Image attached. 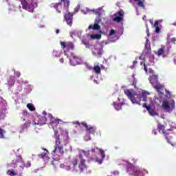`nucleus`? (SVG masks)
Returning a JSON list of instances; mask_svg holds the SVG:
<instances>
[{"label": "nucleus", "mask_w": 176, "mask_h": 176, "mask_svg": "<svg viewBox=\"0 0 176 176\" xmlns=\"http://www.w3.org/2000/svg\"><path fill=\"white\" fill-rule=\"evenodd\" d=\"M27 108L29 109V111H35V106L32 103H28L27 104Z\"/></svg>", "instance_id": "32"}, {"label": "nucleus", "mask_w": 176, "mask_h": 176, "mask_svg": "<svg viewBox=\"0 0 176 176\" xmlns=\"http://www.w3.org/2000/svg\"><path fill=\"white\" fill-rule=\"evenodd\" d=\"M115 34H116L115 30L111 29V30H110V32H109V36H112V35H115Z\"/></svg>", "instance_id": "46"}, {"label": "nucleus", "mask_w": 176, "mask_h": 176, "mask_svg": "<svg viewBox=\"0 0 176 176\" xmlns=\"http://www.w3.org/2000/svg\"><path fill=\"white\" fill-rule=\"evenodd\" d=\"M155 32H157V34H159V32H160V28H159V26L155 27Z\"/></svg>", "instance_id": "49"}, {"label": "nucleus", "mask_w": 176, "mask_h": 176, "mask_svg": "<svg viewBox=\"0 0 176 176\" xmlns=\"http://www.w3.org/2000/svg\"><path fill=\"white\" fill-rule=\"evenodd\" d=\"M24 167H25L26 168H29V167H31V162L30 161H28L26 162H25L24 161L22 162V164L19 165V168L21 171H23V170H24Z\"/></svg>", "instance_id": "18"}, {"label": "nucleus", "mask_w": 176, "mask_h": 176, "mask_svg": "<svg viewBox=\"0 0 176 176\" xmlns=\"http://www.w3.org/2000/svg\"><path fill=\"white\" fill-rule=\"evenodd\" d=\"M25 89L28 90V93H31L32 91V85H26Z\"/></svg>", "instance_id": "39"}, {"label": "nucleus", "mask_w": 176, "mask_h": 176, "mask_svg": "<svg viewBox=\"0 0 176 176\" xmlns=\"http://www.w3.org/2000/svg\"><path fill=\"white\" fill-rule=\"evenodd\" d=\"M146 34L147 36H149V28H148V25H146Z\"/></svg>", "instance_id": "56"}, {"label": "nucleus", "mask_w": 176, "mask_h": 176, "mask_svg": "<svg viewBox=\"0 0 176 176\" xmlns=\"http://www.w3.org/2000/svg\"><path fill=\"white\" fill-rule=\"evenodd\" d=\"M21 5H22V9L27 10L30 13H34L36 8H38V2L35 0H19Z\"/></svg>", "instance_id": "4"}, {"label": "nucleus", "mask_w": 176, "mask_h": 176, "mask_svg": "<svg viewBox=\"0 0 176 176\" xmlns=\"http://www.w3.org/2000/svg\"><path fill=\"white\" fill-rule=\"evenodd\" d=\"M94 70L95 71L96 74H101V68L98 65L94 66Z\"/></svg>", "instance_id": "33"}, {"label": "nucleus", "mask_w": 176, "mask_h": 176, "mask_svg": "<svg viewBox=\"0 0 176 176\" xmlns=\"http://www.w3.org/2000/svg\"><path fill=\"white\" fill-rule=\"evenodd\" d=\"M81 125L85 127L87 131H89V134H95L97 129L91 125H88L86 122H81Z\"/></svg>", "instance_id": "13"}, {"label": "nucleus", "mask_w": 176, "mask_h": 176, "mask_svg": "<svg viewBox=\"0 0 176 176\" xmlns=\"http://www.w3.org/2000/svg\"><path fill=\"white\" fill-rule=\"evenodd\" d=\"M14 75H16V78H20L21 74H20L19 72H15L14 70Z\"/></svg>", "instance_id": "48"}, {"label": "nucleus", "mask_w": 176, "mask_h": 176, "mask_svg": "<svg viewBox=\"0 0 176 176\" xmlns=\"http://www.w3.org/2000/svg\"><path fill=\"white\" fill-rule=\"evenodd\" d=\"M78 160H80L78 167L81 171H83V170H86V168H87V166H86V160L83 158V155L82 154H80L78 157H73L69 161V166L67 167V170H71V167L72 168H75V167L78 166Z\"/></svg>", "instance_id": "2"}, {"label": "nucleus", "mask_w": 176, "mask_h": 176, "mask_svg": "<svg viewBox=\"0 0 176 176\" xmlns=\"http://www.w3.org/2000/svg\"><path fill=\"white\" fill-rule=\"evenodd\" d=\"M143 108H146V109L148 111V113L151 116H159V113H157V112H156L155 111V108L152 107L151 105L146 104V103H145L143 105Z\"/></svg>", "instance_id": "11"}, {"label": "nucleus", "mask_w": 176, "mask_h": 176, "mask_svg": "<svg viewBox=\"0 0 176 176\" xmlns=\"http://www.w3.org/2000/svg\"><path fill=\"white\" fill-rule=\"evenodd\" d=\"M100 23H101V19L100 18H96L95 19V21H94V24H100Z\"/></svg>", "instance_id": "45"}, {"label": "nucleus", "mask_w": 176, "mask_h": 176, "mask_svg": "<svg viewBox=\"0 0 176 176\" xmlns=\"http://www.w3.org/2000/svg\"><path fill=\"white\" fill-rule=\"evenodd\" d=\"M137 63H138V62H137V60H133V65H135V64H137Z\"/></svg>", "instance_id": "64"}, {"label": "nucleus", "mask_w": 176, "mask_h": 176, "mask_svg": "<svg viewBox=\"0 0 176 176\" xmlns=\"http://www.w3.org/2000/svg\"><path fill=\"white\" fill-rule=\"evenodd\" d=\"M82 153H84V155H85V156H89L90 155V151H85V150H82Z\"/></svg>", "instance_id": "43"}, {"label": "nucleus", "mask_w": 176, "mask_h": 176, "mask_svg": "<svg viewBox=\"0 0 176 176\" xmlns=\"http://www.w3.org/2000/svg\"><path fill=\"white\" fill-rule=\"evenodd\" d=\"M94 39H100L101 38V34H94L92 35Z\"/></svg>", "instance_id": "42"}, {"label": "nucleus", "mask_w": 176, "mask_h": 176, "mask_svg": "<svg viewBox=\"0 0 176 176\" xmlns=\"http://www.w3.org/2000/svg\"><path fill=\"white\" fill-rule=\"evenodd\" d=\"M52 57L53 58H57L58 57H60V56H61V52H60L59 51H57L56 50H54L52 51Z\"/></svg>", "instance_id": "27"}, {"label": "nucleus", "mask_w": 176, "mask_h": 176, "mask_svg": "<svg viewBox=\"0 0 176 176\" xmlns=\"http://www.w3.org/2000/svg\"><path fill=\"white\" fill-rule=\"evenodd\" d=\"M69 63H70V65H72L73 67H76V65H79L82 64V58H80V57H79L75 53L72 52L71 53Z\"/></svg>", "instance_id": "6"}, {"label": "nucleus", "mask_w": 176, "mask_h": 176, "mask_svg": "<svg viewBox=\"0 0 176 176\" xmlns=\"http://www.w3.org/2000/svg\"><path fill=\"white\" fill-rule=\"evenodd\" d=\"M154 27H159V21H155L154 23Z\"/></svg>", "instance_id": "52"}, {"label": "nucleus", "mask_w": 176, "mask_h": 176, "mask_svg": "<svg viewBox=\"0 0 176 176\" xmlns=\"http://www.w3.org/2000/svg\"><path fill=\"white\" fill-rule=\"evenodd\" d=\"M56 35H58V34H60V29H56L55 31Z\"/></svg>", "instance_id": "59"}, {"label": "nucleus", "mask_w": 176, "mask_h": 176, "mask_svg": "<svg viewBox=\"0 0 176 176\" xmlns=\"http://www.w3.org/2000/svg\"><path fill=\"white\" fill-rule=\"evenodd\" d=\"M144 69L145 72H148V67H147L146 65H145V63H144Z\"/></svg>", "instance_id": "51"}, {"label": "nucleus", "mask_w": 176, "mask_h": 176, "mask_svg": "<svg viewBox=\"0 0 176 176\" xmlns=\"http://www.w3.org/2000/svg\"><path fill=\"white\" fill-rule=\"evenodd\" d=\"M97 55L98 56V57H101V56L102 55V48H100L98 50Z\"/></svg>", "instance_id": "41"}, {"label": "nucleus", "mask_w": 176, "mask_h": 176, "mask_svg": "<svg viewBox=\"0 0 176 176\" xmlns=\"http://www.w3.org/2000/svg\"><path fill=\"white\" fill-rule=\"evenodd\" d=\"M63 5L64 9H66L67 0H60V2L54 5V9H56L58 13H61V11L60 10V9H63Z\"/></svg>", "instance_id": "10"}, {"label": "nucleus", "mask_w": 176, "mask_h": 176, "mask_svg": "<svg viewBox=\"0 0 176 176\" xmlns=\"http://www.w3.org/2000/svg\"><path fill=\"white\" fill-rule=\"evenodd\" d=\"M8 175L10 176H16L19 175V172L17 170H14L13 169H10L7 172Z\"/></svg>", "instance_id": "26"}, {"label": "nucleus", "mask_w": 176, "mask_h": 176, "mask_svg": "<svg viewBox=\"0 0 176 176\" xmlns=\"http://www.w3.org/2000/svg\"><path fill=\"white\" fill-rule=\"evenodd\" d=\"M3 2H7L9 8V12L10 13V11L12 10V6L13 5L10 4V2H12V0H3Z\"/></svg>", "instance_id": "35"}, {"label": "nucleus", "mask_w": 176, "mask_h": 176, "mask_svg": "<svg viewBox=\"0 0 176 176\" xmlns=\"http://www.w3.org/2000/svg\"><path fill=\"white\" fill-rule=\"evenodd\" d=\"M141 94H138L133 95L131 101L133 104H138L139 105H141Z\"/></svg>", "instance_id": "15"}, {"label": "nucleus", "mask_w": 176, "mask_h": 176, "mask_svg": "<svg viewBox=\"0 0 176 176\" xmlns=\"http://www.w3.org/2000/svg\"><path fill=\"white\" fill-rule=\"evenodd\" d=\"M38 27H39V28H45V25H41V24L38 25Z\"/></svg>", "instance_id": "60"}, {"label": "nucleus", "mask_w": 176, "mask_h": 176, "mask_svg": "<svg viewBox=\"0 0 176 176\" xmlns=\"http://www.w3.org/2000/svg\"><path fill=\"white\" fill-rule=\"evenodd\" d=\"M46 122H47V118L45 116H38V120L36 122L33 121L34 126H43V124H46Z\"/></svg>", "instance_id": "12"}, {"label": "nucleus", "mask_w": 176, "mask_h": 176, "mask_svg": "<svg viewBox=\"0 0 176 176\" xmlns=\"http://www.w3.org/2000/svg\"><path fill=\"white\" fill-rule=\"evenodd\" d=\"M124 93L126 94V96H127V97L129 98H130L131 101L133 99V97L134 96V95H133V93H131V91H130V89H126L124 91Z\"/></svg>", "instance_id": "30"}, {"label": "nucleus", "mask_w": 176, "mask_h": 176, "mask_svg": "<svg viewBox=\"0 0 176 176\" xmlns=\"http://www.w3.org/2000/svg\"><path fill=\"white\" fill-rule=\"evenodd\" d=\"M171 131H173V130L171 129H166L165 131H164V133L162 134H164V137H166V140L168 141V136L170 135V134H171Z\"/></svg>", "instance_id": "28"}, {"label": "nucleus", "mask_w": 176, "mask_h": 176, "mask_svg": "<svg viewBox=\"0 0 176 176\" xmlns=\"http://www.w3.org/2000/svg\"><path fill=\"white\" fill-rule=\"evenodd\" d=\"M88 30H94V31H98L101 30V26L97 23H94V25H90L88 28Z\"/></svg>", "instance_id": "22"}, {"label": "nucleus", "mask_w": 176, "mask_h": 176, "mask_svg": "<svg viewBox=\"0 0 176 176\" xmlns=\"http://www.w3.org/2000/svg\"><path fill=\"white\" fill-rule=\"evenodd\" d=\"M64 21H67V12L64 14Z\"/></svg>", "instance_id": "57"}, {"label": "nucleus", "mask_w": 176, "mask_h": 176, "mask_svg": "<svg viewBox=\"0 0 176 176\" xmlns=\"http://www.w3.org/2000/svg\"><path fill=\"white\" fill-rule=\"evenodd\" d=\"M17 83H18V85H17V87H16V93H15V94H19V91H23V83H24L23 81H20V80H18L17 81Z\"/></svg>", "instance_id": "24"}, {"label": "nucleus", "mask_w": 176, "mask_h": 176, "mask_svg": "<svg viewBox=\"0 0 176 176\" xmlns=\"http://www.w3.org/2000/svg\"><path fill=\"white\" fill-rule=\"evenodd\" d=\"M60 45L62 49H63V50L67 47V43H65V42L64 41H60Z\"/></svg>", "instance_id": "40"}, {"label": "nucleus", "mask_w": 176, "mask_h": 176, "mask_svg": "<svg viewBox=\"0 0 176 176\" xmlns=\"http://www.w3.org/2000/svg\"><path fill=\"white\" fill-rule=\"evenodd\" d=\"M70 36L74 38V36H75V32H70Z\"/></svg>", "instance_id": "54"}, {"label": "nucleus", "mask_w": 176, "mask_h": 176, "mask_svg": "<svg viewBox=\"0 0 176 176\" xmlns=\"http://www.w3.org/2000/svg\"><path fill=\"white\" fill-rule=\"evenodd\" d=\"M123 105H124V103H117L116 102H114L113 103V107H114L115 109H116V111H120V109H122V107H123Z\"/></svg>", "instance_id": "23"}, {"label": "nucleus", "mask_w": 176, "mask_h": 176, "mask_svg": "<svg viewBox=\"0 0 176 176\" xmlns=\"http://www.w3.org/2000/svg\"><path fill=\"white\" fill-rule=\"evenodd\" d=\"M138 6H140V8H144V2H142V1L139 0L138 1Z\"/></svg>", "instance_id": "44"}, {"label": "nucleus", "mask_w": 176, "mask_h": 176, "mask_svg": "<svg viewBox=\"0 0 176 176\" xmlns=\"http://www.w3.org/2000/svg\"><path fill=\"white\" fill-rule=\"evenodd\" d=\"M145 49H147L149 50L151 49V43H149V40L146 39V43H145Z\"/></svg>", "instance_id": "37"}, {"label": "nucleus", "mask_w": 176, "mask_h": 176, "mask_svg": "<svg viewBox=\"0 0 176 176\" xmlns=\"http://www.w3.org/2000/svg\"><path fill=\"white\" fill-rule=\"evenodd\" d=\"M79 9H80V6H77L76 8H74V12L67 13V24H68V25H69L70 27L72 26V20L74 19V14L79 12Z\"/></svg>", "instance_id": "7"}, {"label": "nucleus", "mask_w": 176, "mask_h": 176, "mask_svg": "<svg viewBox=\"0 0 176 176\" xmlns=\"http://www.w3.org/2000/svg\"><path fill=\"white\" fill-rule=\"evenodd\" d=\"M8 83L10 87H12V86H14V83H16V77L13 76H10V78L8 79Z\"/></svg>", "instance_id": "21"}, {"label": "nucleus", "mask_w": 176, "mask_h": 176, "mask_svg": "<svg viewBox=\"0 0 176 176\" xmlns=\"http://www.w3.org/2000/svg\"><path fill=\"white\" fill-rule=\"evenodd\" d=\"M91 152H93L94 153H96V148H92Z\"/></svg>", "instance_id": "63"}, {"label": "nucleus", "mask_w": 176, "mask_h": 176, "mask_svg": "<svg viewBox=\"0 0 176 176\" xmlns=\"http://www.w3.org/2000/svg\"><path fill=\"white\" fill-rule=\"evenodd\" d=\"M23 113V116H27L28 115V111H27V110H24Z\"/></svg>", "instance_id": "55"}, {"label": "nucleus", "mask_w": 176, "mask_h": 176, "mask_svg": "<svg viewBox=\"0 0 176 176\" xmlns=\"http://www.w3.org/2000/svg\"><path fill=\"white\" fill-rule=\"evenodd\" d=\"M117 14L118 15V16L120 17H124V12H123V10H120L117 12Z\"/></svg>", "instance_id": "36"}, {"label": "nucleus", "mask_w": 176, "mask_h": 176, "mask_svg": "<svg viewBox=\"0 0 176 176\" xmlns=\"http://www.w3.org/2000/svg\"><path fill=\"white\" fill-rule=\"evenodd\" d=\"M5 131L0 127V138H5Z\"/></svg>", "instance_id": "38"}, {"label": "nucleus", "mask_w": 176, "mask_h": 176, "mask_svg": "<svg viewBox=\"0 0 176 176\" xmlns=\"http://www.w3.org/2000/svg\"><path fill=\"white\" fill-rule=\"evenodd\" d=\"M162 107L163 109H165L166 111H168L170 112V110L171 109V107H170V103L167 100H164L162 103Z\"/></svg>", "instance_id": "20"}, {"label": "nucleus", "mask_w": 176, "mask_h": 176, "mask_svg": "<svg viewBox=\"0 0 176 176\" xmlns=\"http://www.w3.org/2000/svg\"><path fill=\"white\" fill-rule=\"evenodd\" d=\"M95 14H96V16H98V17H100V16H101V12H100V10H97L95 11Z\"/></svg>", "instance_id": "47"}, {"label": "nucleus", "mask_w": 176, "mask_h": 176, "mask_svg": "<svg viewBox=\"0 0 176 176\" xmlns=\"http://www.w3.org/2000/svg\"><path fill=\"white\" fill-rule=\"evenodd\" d=\"M67 50H74L75 49V45H74V43L69 42L67 44Z\"/></svg>", "instance_id": "31"}, {"label": "nucleus", "mask_w": 176, "mask_h": 176, "mask_svg": "<svg viewBox=\"0 0 176 176\" xmlns=\"http://www.w3.org/2000/svg\"><path fill=\"white\" fill-rule=\"evenodd\" d=\"M131 174H133V175L135 176H141V175H144V174H149V173L148 172V170L143 169V170L141 172L140 170H138L137 168H133V173Z\"/></svg>", "instance_id": "14"}, {"label": "nucleus", "mask_w": 176, "mask_h": 176, "mask_svg": "<svg viewBox=\"0 0 176 176\" xmlns=\"http://www.w3.org/2000/svg\"><path fill=\"white\" fill-rule=\"evenodd\" d=\"M44 151H45V153H42L41 154H38V156L40 157V159H43L45 163H47L49 162V157L47 156V154L49 153V151L47 149L44 148Z\"/></svg>", "instance_id": "16"}, {"label": "nucleus", "mask_w": 176, "mask_h": 176, "mask_svg": "<svg viewBox=\"0 0 176 176\" xmlns=\"http://www.w3.org/2000/svg\"><path fill=\"white\" fill-rule=\"evenodd\" d=\"M60 168H67V166H65L64 164H60Z\"/></svg>", "instance_id": "53"}, {"label": "nucleus", "mask_w": 176, "mask_h": 176, "mask_svg": "<svg viewBox=\"0 0 176 176\" xmlns=\"http://www.w3.org/2000/svg\"><path fill=\"white\" fill-rule=\"evenodd\" d=\"M96 149L99 150L101 157L99 158L98 157H96L95 158H93V160L98 163V164H102V161L105 159V151L102 148H98V147H96Z\"/></svg>", "instance_id": "9"}, {"label": "nucleus", "mask_w": 176, "mask_h": 176, "mask_svg": "<svg viewBox=\"0 0 176 176\" xmlns=\"http://www.w3.org/2000/svg\"><path fill=\"white\" fill-rule=\"evenodd\" d=\"M6 111H8V102L2 97H0V119L6 118Z\"/></svg>", "instance_id": "5"}, {"label": "nucleus", "mask_w": 176, "mask_h": 176, "mask_svg": "<svg viewBox=\"0 0 176 176\" xmlns=\"http://www.w3.org/2000/svg\"><path fill=\"white\" fill-rule=\"evenodd\" d=\"M164 45H162L160 49L156 52L157 56H164Z\"/></svg>", "instance_id": "25"}, {"label": "nucleus", "mask_w": 176, "mask_h": 176, "mask_svg": "<svg viewBox=\"0 0 176 176\" xmlns=\"http://www.w3.org/2000/svg\"><path fill=\"white\" fill-rule=\"evenodd\" d=\"M30 126H31V122L28 120L25 123L21 126V130L19 131V133H24V131H27V129H28Z\"/></svg>", "instance_id": "17"}, {"label": "nucleus", "mask_w": 176, "mask_h": 176, "mask_svg": "<svg viewBox=\"0 0 176 176\" xmlns=\"http://www.w3.org/2000/svg\"><path fill=\"white\" fill-rule=\"evenodd\" d=\"M43 115H44V116H46L47 115V113L46 112V111H43Z\"/></svg>", "instance_id": "61"}, {"label": "nucleus", "mask_w": 176, "mask_h": 176, "mask_svg": "<svg viewBox=\"0 0 176 176\" xmlns=\"http://www.w3.org/2000/svg\"><path fill=\"white\" fill-rule=\"evenodd\" d=\"M59 61L61 64H63L64 63V58H61L60 59H59Z\"/></svg>", "instance_id": "58"}, {"label": "nucleus", "mask_w": 176, "mask_h": 176, "mask_svg": "<svg viewBox=\"0 0 176 176\" xmlns=\"http://www.w3.org/2000/svg\"><path fill=\"white\" fill-rule=\"evenodd\" d=\"M23 158L21 157V155H16V160L14 162V160H12V164H8L7 167H13L14 168H16L19 166L20 167V165L23 164Z\"/></svg>", "instance_id": "8"}, {"label": "nucleus", "mask_w": 176, "mask_h": 176, "mask_svg": "<svg viewBox=\"0 0 176 176\" xmlns=\"http://www.w3.org/2000/svg\"><path fill=\"white\" fill-rule=\"evenodd\" d=\"M148 80L153 89H155L159 94H163L164 92L163 89H164V85L159 82V76L157 75H152L149 77Z\"/></svg>", "instance_id": "3"}, {"label": "nucleus", "mask_w": 176, "mask_h": 176, "mask_svg": "<svg viewBox=\"0 0 176 176\" xmlns=\"http://www.w3.org/2000/svg\"><path fill=\"white\" fill-rule=\"evenodd\" d=\"M148 96H151V94L146 91H142V94H140L141 99L144 102L147 101Z\"/></svg>", "instance_id": "19"}, {"label": "nucleus", "mask_w": 176, "mask_h": 176, "mask_svg": "<svg viewBox=\"0 0 176 176\" xmlns=\"http://www.w3.org/2000/svg\"><path fill=\"white\" fill-rule=\"evenodd\" d=\"M19 151H20V148L17 149L16 152H15L14 150H12V152L15 153V155H17V152H19Z\"/></svg>", "instance_id": "62"}, {"label": "nucleus", "mask_w": 176, "mask_h": 176, "mask_svg": "<svg viewBox=\"0 0 176 176\" xmlns=\"http://www.w3.org/2000/svg\"><path fill=\"white\" fill-rule=\"evenodd\" d=\"M157 130H158L159 133H162L163 134V133L166 130V126H164V125H163L162 124H159L157 125Z\"/></svg>", "instance_id": "29"}, {"label": "nucleus", "mask_w": 176, "mask_h": 176, "mask_svg": "<svg viewBox=\"0 0 176 176\" xmlns=\"http://www.w3.org/2000/svg\"><path fill=\"white\" fill-rule=\"evenodd\" d=\"M170 42H171L172 43L175 44V42H176V38H175V37L172 38L170 39Z\"/></svg>", "instance_id": "50"}, {"label": "nucleus", "mask_w": 176, "mask_h": 176, "mask_svg": "<svg viewBox=\"0 0 176 176\" xmlns=\"http://www.w3.org/2000/svg\"><path fill=\"white\" fill-rule=\"evenodd\" d=\"M48 118L51 120V126L54 131V138L56 140L54 149L52 151L51 155L52 156H60V155L64 153V150H63V144L57 129H61L60 128V124H63V121L60 119L54 118L51 113H48Z\"/></svg>", "instance_id": "1"}, {"label": "nucleus", "mask_w": 176, "mask_h": 176, "mask_svg": "<svg viewBox=\"0 0 176 176\" xmlns=\"http://www.w3.org/2000/svg\"><path fill=\"white\" fill-rule=\"evenodd\" d=\"M113 21H116L117 23H120L121 21H123V18L122 16H116L113 18Z\"/></svg>", "instance_id": "34"}]
</instances>
